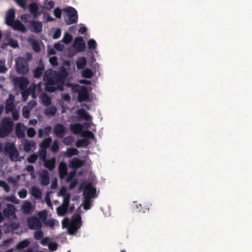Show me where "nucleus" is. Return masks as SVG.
<instances>
[{"label": "nucleus", "mask_w": 252, "mask_h": 252, "mask_svg": "<svg viewBox=\"0 0 252 252\" xmlns=\"http://www.w3.org/2000/svg\"><path fill=\"white\" fill-rule=\"evenodd\" d=\"M61 35V30L60 29H57L53 35V39H58Z\"/></svg>", "instance_id": "62"}, {"label": "nucleus", "mask_w": 252, "mask_h": 252, "mask_svg": "<svg viewBox=\"0 0 252 252\" xmlns=\"http://www.w3.org/2000/svg\"><path fill=\"white\" fill-rule=\"evenodd\" d=\"M31 25L33 28V32L35 33H40L42 31V25L39 21H32L31 22Z\"/></svg>", "instance_id": "21"}, {"label": "nucleus", "mask_w": 252, "mask_h": 252, "mask_svg": "<svg viewBox=\"0 0 252 252\" xmlns=\"http://www.w3.org/2000/svg\"><path fill=\"white\" fill-rule=\"evenodd\" d=\"M91 199L89 198H84L83 208L85 210H87L91 208Z\"/></svg>", "instance_id": "44"}, {"label": "nucleus", "mask_w": 252, "mask_h": 252, "mask_svg": "<svg viewBox=\"0 0 252 252\" xmlns=\"http://www.w3.org/2000/svg\"><path fill=\"white\" fill-rule=\"evenodd\" d=\"M72 36L68 33H66L63 37V41L65 44H68L72 40Z\"/></svg>", "instance_id": "45"}, {"label": "nucleus", "mask_w": 252, "mask_h": 252, "mask_svg": "<svg viewBox=\"0 0 252 252\" xmlns=\"http://www.w3.org/2000/svg\"><path fill=\"white\" fill-rule=\"evenodd\" d=\"M59 174L60 179H63L67 174V168L66 164L64 162H61L59 165Z\"/></svg>", "instance_id": "12"}, {"label": "nucleus", "mask_w": 252, "mask_h": 252, "mask_svg": "<svg viewBox=\"0 0 252 252\" xmlns=\"http://www.w3.org/2000/svg\"><path fill=\"white\" fill-rule=\"evenodd\" d=\"M31 194L36 199H40L41 198V192L38 188L35 187H33L32 188Z\"/></svg>", "instance_id": "32"}, {"label": "nucleus", "mask_w": 252, "mask_h": 252, "mask_svg": "<svg viewBox=\"0 0 252 252\" xmlns=\"http://www.w3.org/2000/svg\"><path fill=\"white\" fill-rule=\"evenodd\" d=\"M0 187H2L6 192L9 191L10 189L9 186L3 181L0 180Z\"/></svg>", "instance_id": "56"}, {"label": "nucleus", "mask_w": 252, "mask_h": 252, "mask_svg": "<svg viewBox=\"0 0 252 252\" xmlns=\"http://www.w3.org/2000/svg\"><path fill=\"white\" fill-rule=\"evenodd\" d=\"M67 77V73L63 72L56 73L52 78L49 79L48 86L58 85V89L60 91H63L64 90L63 85L65 80Z\"/></svg>", "instance_id": "1"}, {"label": "nucleus", "mask_w": 252, "mask_h": 252, "mask_svg": "<svg viewBox=\"0 0 252 252\" xmlns=\"http://www.w3.org/2000/svg\"><path fill=\"white\" fill-rule=\"evenodd\" d=\"M41 178L40 183L43 186H47L49 184L50 177L49 174L47 170H43L41 171L40 174Z\"/></svg>", "instance_id": "11"}, {"label": "nucleus", "mask_w": 252, "mask_h": 252, "mask_svg": "<svg viewBox=\"0 0 252 252\" xmlns=\"http://www.w3.org/2000/svg\"><path fill=\"white\" fill-rule=\"evenodd\" d=\"M32 48L36 52H39L40 51V47L38 43L34 40L32 43Z\"/></svg>", "instance_id": "53"}, {"label": "nucleus", "mask_w": 252, "mask_h": 252, "mask_svg": "<svg viewBox=\"0 0 252 252\" xmlns=\"http://www.w3.org/2000/svg\"><path fill=\"white\" fill-rule=\"evenodd\" d=\"M71 224V223L67 218H64L62 221V226L63 227H68V226H70Z\"/></svg>", "instance_id": "59"}, {"label": "nucleus", "mask_w": 252, "mask_h": 252, "mask_svg": "<svg viewBox=\"0 0 252 252\" xmlns=\"http://www.w3.org/2000/svg\"><path fill=\"white\" fill-rule=\"evenodd\" d=\"M13 125L10 118H4L0 125V137L4 138L8 135L13 129Z\"/></svg>", "instance_id": "2"}, {"label": "nucleus", "mask_w": 252, "mask_h": 252, "mask_svg": "<svg viewBox=\"0 0 252 252\" xmlns=\"http://www.w3.org/2000/svg\"><path fill=\"white\" fill-rule=\"evenodd\" d=\"M79 228H80V226L74 225V224H71L68 227V233L69 235H73L77 231Z\"/></svg>", "instance_id": "39"}, {"label": "nucleus", "mask_w": 252, "mask_h": 252, "mask_svg": "<svg viewBox=\"0 0 252 252\" xmlns=\"http://www.w3.org/2000/svg\"><path fill=\"white\" fill-rule=\"evenodd\" d=\"M27 224L29 228L31 230H38L42 227L40 220L35 216H32L28 218Z\"/></svg>", "instance_id": "6"}, {"label": "nucleus", "mask_w": 252, "mask_h": 252, "mask_svg": "<svg viewBox=\"0 0 252 252\" xmlns=\"http://www.w3.org/2000/svg\"><path fill=\"white\" fill-rule=\"evenodd\" d=\"M84 164V161L77 158H73L69 163V166L72 168H78Z\"/></svg>", "instance_id": "16"}, {"label": "nucleus", "mask_w": 252, "mask_h": 252, "mask_svg": "<svg viewBox=\"0 0 252 252\" xmlns=\"http://www.w3.org/2000/svg\"><path fill=\"white\" fill-rule=\"evenodd\" d=\"M90 144V142L88 139L84 138L82 139H79L76 142V146L78 148L84 147L88 146Z\"/></svg>", "instance_id": "26"}, {"label": "nucleus", "mask_w": 252, "mask_h": 252, "mask_svg": "<svg viewBox=\"0 0 252 252\" xmlns=\"http://www.w3.org/2000/svg\"><path fill=\"white\" fill-rule=\"evenodd\" d=\"M73 46L77 52L84 51L86 47L83 38L82 37H76L74 40Z\"/></svg>", "instance_id": "10"}, {"label": "nucleus", "mask_w": 252, "mask_h": 252, "mask_svg": "<svg viewBox=\"0 0 252 252\" xmlns=\"http://www.w3.org/2000/svg\"><path fill=\"white\" fill-rule=\"evenodd\" d=\"M29 10L34 18L37 17L41 14L40 12L38 11V6L35 2H33L30 4Z\"/></svg>", "instance_id": "18"}, {"label": "nucleus", "mask_w": 252, "mask_h": 252, "mask_svg": "<svg viewBox=\"0 0 252 252\" xmlns=\"http://www.w3.org/2000/svg\"><path fill=\"white\" fill-rule=\"evenodd\" d=\"M93 75V72L91 69L86 68L82 72V76L85 78H91Z\"/></svg>", "instance_id": "37"}, {"label": "nucleus", "mask_w": 252, "mask_h": 252, "mask_svg": "<svg viewBox=\"0 0 252 252\" xmlns=\"http://www.w3.org/2000/svg\"><path fill=\"white\" fill-rule=\"evenodd\" d=\"M15 17V11L14 9H11L9 10L7 13L6 16V24L8 25H10V23L14 21V18Z\"/></svg>", "instance_id": "22"}, {"label": "nucleus", "mask_w": 252, "mask_h": 252, "mask_svg": "<svg viewBox=\"0 0 252 252\" xmlns=\"http://www.w3.org/2000/svg\"><path fill=\"white\" fill-rule=\"evenodd\" d=\"M26 170L27 172H30V174L32 178H34L35 177L34 174V168L33 166L29 165L26 167Z\"/></svg>", "instance_id": "49"}, {"label": "nucleus", "mask_w": 252, "mask_h": 252, "mask_svg": "<svg viewBox=\"0 0 252 252\" xmlns=\"http://www.w3.org/2000/svg\"><path fill=\"white\" fill-rule=\"evenodd\" d=\"M27 135L30 137H33L35 134V131L33 128L30 127L27 129Z\"/></svg>", "instance_id": "57"}, {"label": "nucleus", "mask_w": 252, "mask_h": 252, "mask_svg": "<svg viewBox=\"0 0 252 252\" xmlns=\"http://www.w3.org/2000/svg\"><path fill=\"white\" fill-rule=\"evenodd\" d=\"M30 242L28 239H25L23 241L19 242L16 245V248L17 249L22 250L28 246Z\"/></svg>", "instance_id": "33"}, {"label": "nucleus", "mask_w": 252, "mask_h": 252, "mask_svg": "<svg viewBox=\"0 0 252 252\" xmlns=\"http://www.w3.org/2000/svg\"><path fill=\"white\" fill-rule=\"evenodd\" d=\"M49 62L53 66H57L58 65L57 58L55 56L50 58Z\"/></svg>", "instance_id": "60"}, {"label": "nucleus", "mask_w": 252, "mask_h": 252, "mask_svg": "<svg viewBox=\"0 0 252 252\" xmlns=\"http://www.w3.org/2000/svg\"><path fill=\"white\" fill-rule=\"evenodd\" d=\"M16 70L18 74H27L29 71V67L27 60L24 57H18L16 60Z\"/></svg>", "instance_id": "5"}, {"label": "nucleus", "mask_w": 252, "mask_h": 252, "mask_svg": "<svg viewBox=\"0 0 252 252\" xmlns=\"http://www.w3.org/2000/svg\"><path fill=\"white\" fill-rule=\"evenodd\" d=\"M96 192V188L92 187L91 184H89L84 188L83 197L86 198L88 197L89 199H92L95 197Z\"/></svg>", "instance_id": "7"}, {"label": "nucleus", "mask_w": 252, "mask_h": 252, "mask_svg": "<svg viewBox=\"0 0 252 252\" xmlns=\"http://www.w3.org/2000/svg\"><path fill=\"white\" fill-rule=\"evenodd\" d=\"M18 195L21 198H25L27 195V191L25 189H23L18 192Z\"/></svg>", "instance_id": "63"}, {"label": "nucleus", "mask_w": 252, "mask_h": 252, "mask_svg": "<svg viewBox=\"0 0 252 252\" xmlns=\"http://www.w3.org/2000/svg\"><path fill=\"white\" fill-rule=\"evenodd\" d=\"M38 155L39 156L40 159L42 160L43 161H45L46 158L47 156V151L46 149H44L40 148V149L38 151Z\"/></svg>", "instance_id": "41"}, {"label": "nucleus", "mask_w": 252, "mask_h": 252, "mask_svg": "<svg viewBox=\"0 0 252 252\" xmlns=\"http://www.w3.org/2000/svg\"><path fill=\"white\" fill-rule=\"evenodd\" d=\"M44 70V66L43 64L41 66L36 67L33 70V77L35 78H39L43 74V72Z\"/></svg>", "instance_id": "23"}, {"label": "nucleus", "mask_w": 252, "mask_h": 252, "mask_svg": "<svg viewBox=\"0 0 252 252\" xmlns=\"http://www.w3.org/2000/svg\"><path fill=\"white\" fill-rule=\"evenodd\" d=\"M23 91L21 92V94L22 96V98L23 100L26 101L27 100L28 97L30 94V92L29 90H22Z\"/></svg>", "instance_id": "52"}, {"label": "nucleus", "mask_w": 252, "mask_h": 252, "mask_svg": "<svg viewBox=\"0 0 252 252\" xmlns=\"http://www.w3.org/2000/svg\"><path fill=\"white\" fill-rule=\"evenodd\" d=\"M10 24V25H8L11 26L15 30L19 31L22 32H25L26 31L25 26L18 20H14Z\"/></svg>", "instance_id": "13"}, {"label": "nucleus", "mask_w": 252, "mask_h": 252, "mask_svg": "<svg viewBox=\"0 0 252 252\" xmlns=\"http://www.w3.org/2000/svg\"><path fill=\"white\" fill-rule=\"evenodd\" d=\"M82 136L91 139H94V133L90 130H86L84 131L82 134Z\"/></svg>", "instance_id": "51"}, {"label": "nucleus", "mask_w": 252, "mask_h": 252, "mask_svg": "<svg viewBox=\"0 0 252 252\" xmlns=\"http://www.w3.org/2000/svg\"><path fill=\"white\" fill-rule=\"evenodd\" d=\"M63 11L67 14V17L65 19L66 25H69L77 22L78 14L76 10L72 7H66L63 9Z\"/></svg>", "instance_id": "4"}, {"label": "nucleus", "mask_w": 252, "mask_h": 252, "mask_svg": "<svg viewBox=\"0 0 252 252\" xmlns=\"http://www.w3.org/2000/svg\"><path fill=\"white\" fill-rule=\"evenodd\" d=\"M88 47L91 50H94L96 48L97 44L93 39H90L88 42Z\"/></svg>", "instance_id": "48"}, {"label": "nucleus", "mask_w": 252, "mask_h": 252, "mask_svg": "<svg viewBox=\"0 0 252 252\" xmlns=\"http://www.w3.org/2000/svg\"><path fill=\"white\" fill-rule=\"evenodd\" d=\"M23 212L26 214L32 213L34 210V207L30 201H26L22 205Z\"/></svg>", "instance_id": "19"}, {"label": "nucleus", "mask_w": 252, "mask_h": 252, "mask_svg": "<svg viewBox=\"0 0 252 252\" xmlns=\"http://www.w3.org/2000/svg\"><path fill=\"white\" fill-rule=\"evenodd\" d=\"M15 2L22 8H25L26 6V0H14Z\"/></svg>", "instance_id": "61"}, {"label": "nucleus", "mask_w": 252, "mask_h": 252, "mask_svg": "<svg viewBox=\"0 0 252 252\" xmlns=\"http://www.w3.org/2000/svg\"><path fill=\"white\" fill-rule=\"evenodd\" d=\"M68 208H65L63 206H60L57 208V213L59 216H63L67 212Z\"/></svg>", "instance_id": "36"}, {"label": "nucleus", "mask_w": 252, "mask_h": 252, "mask_svg": "<svg viewBox=\"0 0 252 252\" xmlns=\"http://www.w3.org/2000/svg\"><path fill=\"white\" fill-rule=\"evenodd\" d=\"M22 112H23V116L24 118L27 119L30 117V111L28 109L24 107L23 109Z\"/></svg>", "instance_id": "64"}, {"label": "nucleus", "mask_w": 252, "mask_h": 252, "mask_svg": "<svg viewBox=\"0 0 252 252\" xmlns=\"http://www.w3.org/2000/svg\"><path fill=\"white\" fill-rule=\"evenodd\" d=\"M14 83L20 90H24L27 89L29 81L27 78L24 77H16L14 79Z\"/></svg>", "instance_id": "8"}, {"label": "nucleus", "mask_w": 252, "mask_h": 252, "mask_svg": "<svg viewBox=\"0 0 252 252\" xmlns=\"http://www.w3.org/2000/svg\"><path fill=\"white\" fill-rule=\"evenodd\" d=\"M23 146L25 151L27 152H29L32 149H35V142L33 140L30 141L25 139L24 142L23 143Z\"/></svg>", "instance_id": "17"}, {"label": "nucleus", "mask_w": 252, "mask_h": 252, "mask_svg": "<svg viewBox=\"0 0 252 252\" xmlns=\"http://www.w3.org/2000/svg\"><path fill=\"white\" fill-rule=\"evenodd\" d=\"M54 15L57 18H61L62 16V11L58 8H56L54 10Z\"/></svg>", "instance_id": "58"}, {"label": "nucleus", "mask_w": 252, "mask_h": 252, "mask_svg": "<svg viewBox=\"0 0 252 252\" xmlns=\"http://www.w3.org/2000/svg\"><path fill=\"white\" fill-rule=\"evenodd\" d=\"M83 126L79 123L71 124L70 126V130L75 134H79L83 130Z\"/></svg>", "instance_id": "20"}, {"label": "nucleus", "mask_w": 252, "mask_h": 252, "mask_svg": "<svg viewBox=\"0 0 252 252\" xmlns=\"http://www.w3.org/2000/svg\"><path fill=\"white\" fill-rule=\"evenodd\" d=\"M15 208L13 204H8L7 207L3 210L2 213L4 217L9 218L15 214Z\"/></svg>", "instance_id": "14"}, {"label": "nucleus", "mask_w": 252, "mask_h": 252, "mask_svg": "<svg viewBox=\"0 0 252 252\" xmlns=\"http://www.w3.org/2000/svg\"><path fill=\"white\" fill-rule=\"evenodd\" d=\"M53 131L57 137L63 138L66 134V128L63 125L57 124L54 126Z\"/></svg>", "instance_id": "9"}, {"label": "nucleus", "mask_w": 252, "mask_h": 252, "mask_svg": "<svg viewBox=\"0 0 252 252\" xmlns=\"http://www.w3.org/2000/svg\"><path fill=\"white\" fill-rule=\"evenodd\" d=\"M63 142L65 145L68 146L72 143L73 139L71 136H67L63 139Z\"/></svg>", "instance_id": "55"}, {"label": "nucleus", "mask_w": 252, "mask_h": 252, "mask_svg": "<svg viewBox=\"0 0 252 252\" xmlns=\"http://www.w3.org/2000/svg\"><path fill=\"white\" fill-rule=\"evenodd\" d=\"M8 45L13 48L19 47L18 41L12 38H10L8 40Z\"/></svg>", "instance_id": "50"}, {"label": "nucleus", "mask_w": 252, "mask_h": 252, "mask_svg": "<svg viewBox=\"0 0 252 252\" xmlns=\"http://www.w3.org/2000/svg\"><path fill=\"white\" fill-rule=\"evenodd\" d=\"M15 107L13 99H8L6 100L5 107V111L6 113L14 110Z\"/></svg>", "instance_id": "24"}, {"label": "nucleus", "mask_w": 252, "mask_h": 252, "mask_svg": "<svg viewBox=\"0 0 252 252\" xmlns=\"http://www.w3.org/2000/svg\"><path fill=\"white\" fill-rule=\"evenodd\" d=\"M69 87H72L74 92H78V101L82 102L86 101L89 98L88 90L85 86L80 87L78 85H74L73 84H70L68 85Z\"/></svg>", "instance_id": "3"}, {"label": "nucleus", "mask_w": 252, "mask_h": 252, "mask_svg": "<svg viewBox=\"0 0 252 252\" xmlns=\"http://www.w3.org/2000/svg\"><path fill=\"white\" fill-rule=\"evenodd\" d=\"M78 153V151L77 149L75 148H69L67 149L65 155L66 157L70 158L74 155H77Z\"/></svg>", "instance_id": "35"}, {"label": "nucleus", "mask_w": 252, "mask_h": 252, "mask_svg": "<svg viewBox=\"0 0 252 252\" xmlns=\"http://www.w3.org/2000/svg\"><path fill=\"white\" fill-rule=\"evenodd\" d=\"M19 155V153L17 149L13 151V152L9 154L10 160L12 161H17L18 160Z\"/></svg>", "instance_id": "40"}, {"label": "nucleus", "mask_w": 252, "mask_h": 252, "mask_svg": "<svg viewBox=\"0 0 252 252\" xmlns=\"http://www.w3.org/2000/svg\"><path fill=\"white\" fill-rule=\"evenodd\" d=\"M16 134L19 138H23L25 136L24 130L21 127V124L19 123L16 126Z\"/></svg>", "instance_id": "31"}, {"label": "nucleus", "mask_w": 252, "mask_h": 252, "mask_svg": "<svg viewBox=\"0 0 252 252\" xmlns=\"http://www.w3.org/2000/svg\"><path fill=\"white\" fill-rule=\"evenodd\" d=\"M72 220L71 222V224H74V225L80 226V227L81 225V217L80 215H74L72 217Z\"/></svg>", "instance_id": "29"}, {"label": "nucleus", "mask_w": 252, "mask_h": 252, "mask_svg": "<svg viewBox=\"0 0 252 252\" xmlns=\"http://www.w3.org/2000/svg\"><path fill=\"white\" fill-rule=\"evenodd\" d=\"M43 103L45 106H48L51 104V99L50 97L47 94L44 95L42 97Z\"/></svg>", "instance_id": "46"}, {"label": "nucleus", "mask_w": 252, "mask_h": 252, "mask_svg": "<svg viewBox=\"0 0 252 252\" xmlns=\"http://www.w3.org/2000/svg\"><path fill=\"white\" fill-rule=\"evenodd\" d=\"M33 236L35 240H39L43 238V232L41 229H39L34 232Z\"/></svg>", "instance_id": "43"}, {"label": "nucleus", "mask_w": 252, "mask_h": 252, "mask_svg": "<svg viewBox=\"0 0 252 252\" xmlns=\"http://www.w3.org/2000/svg\"><path fill=\"white\" fill-rule=\"evenodd\" d=\"M38 158V156L36 154H33L31 155L27 158V161L30 163H35Z\"/></svg>", "instance_id": "47"}, {"label": "nucleus", "mask_w": 252, "mask_h": 252, "mask_svg": "<svg viewBox=\"0 0 252 252\" xmlns=\"http://www.w3.org/2000/svg\"><path fill=\"white\" fill-rule=\"evenodd\" d=\"M54 74L53 73V71L51 69H48L46 70L43 74V78L44 80L47 81V84L49 83V79H52L54 76Z\"/></svg>", "instance_id": "28"}, {"label": "nucleus", "mask_w": 252, "mask_h": 252, "mask_svg": "<svg viewBox=\"0 0 252 252\" xmlns=\"http://www.w3.org/2000/svg\"><path fill=\"white\" fill-rule=\"evenodd\" d=\"M87 60L85 57H81L76 62V66L78 69L83 68L86 65Z\"/></svg>", "instance_id": "30"}, {"label": "nucleus", "mask_w": 252, "mask_h": 252, "mask_svg": "<svg viewBox=\"0 0 252 252\" xmlns=\"http://www.w3.org/2000/svg\"><path fill=\"white\" fill-rule=\"evenodd\" d=\"M70 195L69 193H67V194L63 197V200L62 206L65 207L68 209L69 205V200H70Z\"/></svg>", "instance_id": "42"}, {"label": "nucleus", "mask_w": 252, "mask_h": 252, "mask_svg": "<svg viewBox=\"0 0 252 252\" xmlns=\"http://www.w3.org/2000/svg\"><path fill=\"white\" fill-rule=\"evenodd\" d=\"M59 146L58 143L56 141H54L52 146L51 151L53 153H56L59 151Z\"/></svg>", "instance_id": "54"}, {"label": "nucleus", "mask_w": 252, "mask_h": 252, "mask_svg": "<svg viewBox=\"0 0 252 252\" xmlns=\"http://www.w3.org/2000/svg\"><path fill=\"white\" fill-rule=\"evenodd\" d=\"M52 139L51 137H49L44 139L42 142L40 144V148L47 149L50 145L52 142Z\"/></svg>", "instance_id": "27"}, {"label": "nucleus", "mask_w": 252, "mask_h": 252, "mask_svg": "<svg viewBox=\"0 0 252 252\" xmlns=\"http://www.w3.org/2000/svg\"><path fill=\"white\" fill-rule=\"evenodd\" d=\"M77 114L80 117L83 118L86 121H89L91 119V116L88 112L84 109H79L77 111Z\"/></svg>", "instance_id": "25"}, {"label": "nucleus", "mask_w": 252, "mask_h": 252, "mask_svg": "<svg viewBox=\"0 0 252 252\" xmlns=\"http://www.w3.org/2000/svg\"><path fill=\"white\" fill-rule=\"evenodd\" d=\"M57 112V108L55 106H52L50 107H48L45 111V114L46 115L54 116L55 115Z\"/></svg>", "instance_id": "38"}, {"label": "nucleus", "mask_w": 252, "mask_h": 252, "mask_svg": "<svg viewBox=\"0 0 252 252\" xmlns=\"http://www.w3.org/2000/svg\"><path fill=\"white\" fill-rule=\"evenodd\" d=\"M17 149L14 144L11 143H7L4 147V151L9 154L10 153Z\"/></svg>", "instance_id": "34"}, {"label": "nucleus", "mask_w": 252, "mask_h": 252, "mask_svg": "<svg viewBox=\"0 0 252 252\" xmlns=\"http://www.w3.org/2000/svg\"><path fill=\"white\" fill-rule=\"evenodd\" d=\"M44 162V166L47 168L49 171H53L55 167L56 159L55 158H52L51 159H46Z\"/></svg>", "instance_id": "15"}]
</instances>
